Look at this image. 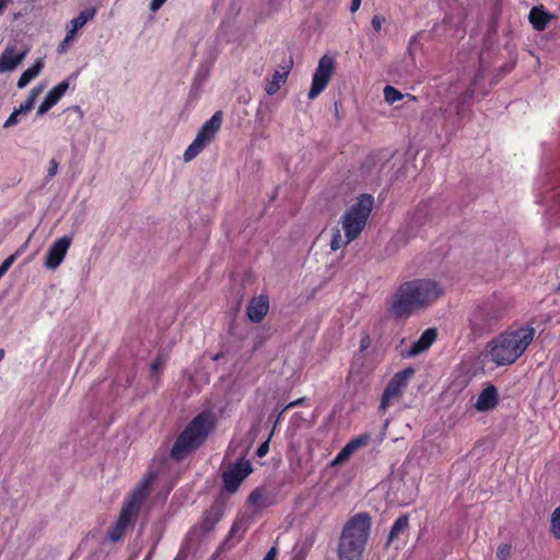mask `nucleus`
<instances>
[{"label": "nucleus", "mask_w": 560, "mask_h": 560, "mask_svg": "<svg viewBox=\"0 0 560 560\" xmlns=\"http://www.w3.org/2000/svg\"><path fill=\"white\" fill-rule=\"evenodd\" d=\"M442 294L441 285L432 279L406 281L394 292L388 313L397 319L408 318L432 305Z\"/></svg>", "instance_id": "obj_1"}, {"label": "nucleus", "mask_w": 560, "mask_h": 560, "mask_svg": "<svg viewBox=\"0 0 560 560\" xmlns=\"http://www.w3.org/2000/svg\"><path fill=\"white\" fill-rule=\"evenodd\" d=\"M534 337L535 329L532 326L510 328L488 343V355L497 365H510L526 351Z\"/></svg>", "instance_id": "obj_2"}, {"label": "nucleus", "mask_w": 560, "mask_h": 560, "mask_svg": "<svg viewBox=\"0 0 560 560\" xmlns=\"http://www.w3.org/2000/svg\"><path fill=\"white\" fill-rule=\"evenodd\" d=\"M509 303L498 295H491L476 303L467 316V326L474 338L493 332L506 316Z\"/></svg>", "instance_id": "obj_3"}, {"label": "nucleus", "mask_w": 560, "mask_h": 560, "mask_svg": "<svg viewBox=\"0 0 560 560\" xmlns=\"http://www.w3.org/2000/svg\"><path fill=\"white\" fill-rule=\"evenodd\" d=\"M370 529L371 517L369 514L359 513L351 517L343 526L339 538V560H362Z\"/></svg>", "instance_id": "obj_4"}, {"label": "nucleus", "mask_w": 560, "mask_h": 560, "mask_svg": "<svg viewBox=\"0 0 560 560\" xmlns=\"http://www.w3.org/2000/svg\"><path fill=\"white\" fill-rule=\"evenodd\" d=\"M155 477V472L148 471L125 499L118 520L108 532V537L112 541L121 539L128 526L137 517L144 500L150 493Z\"/></svg>", "instance_id": "obj_5"}, {"label": "nucleus", "mask_w": 560, "mask_h": 560, "mask_svg": "<svg viewBox=\"0 0 560 560\" xmlns=\"http://www.w3.org/2000/svg\"><path fill=\"white\" fill-rule=\"evenodd\" d=\"M214 427L213 415L203 411L196 416L176 439L171 456L176 460L184 459L189 453L197 450L207 439Z\"/></svg>", "instance_id": "obj_6"}, {"label": "nucleus", "mask_w": 560, "mask_h": 560, "mask_svg": "<svg viewBox=\"0 0 560 560\" xmlns=\"http://www.w3.org/2000/svg\"><path fill=\"white\" fill-rule=\"evenodd\" d=\"M372 207L373 197L364 194L342 215V228L348 242H352L360 235L366 224Z\"/></svg>", "instance_id": "obj_7"}, {"label": "nucleus", "mask_w": 560, "mask_h": 560, "mask_svg": "<svg viewBox=\"0 0 560 560\" xmlns=\"http://www.w3.org/2000/svg\"><path fill=\"white\" fill-rule=\"evenodd\" d=\"M223 120L222 112H215L212 117L207 120L198 131L192 143L184 152V161L194 160L207 145L214 139L220 130Z\"/></svg>", "instance_id": "obj_8"}, {"label": "nucleus", "mask_w": 560, "mask_h": 560, "mask_svg": "<svg viewBox=\"0 0 560 560\" xmlns=\"http://www.w3.org/2000/svg\"><path fill=\"white\" fill-rule=\"evenodd\" d=\"M415 374V370L411 366L404 369L394 374L388 384L386 385L384 393L381 398L380 411L384 412L387 410L395 401H398L404 394L408 385V381Z\"/></svg>", "instance_id": "obj_9"}, {"label": "nucleus", "mask_w": 560, "mask_h": 560, "mask_svg": "<svg viewBox=\"0 0 560 560\" xmlns=\"http://www.w3.org/2000/svg\"><path fill=\"white\" fill-rule=\"evenodd\" d=\"M335 71V60L329 56H323L313 74L312 86L308 92V98L314 100L327 86Z\"/></svg>", "instance_id": "obj_10"}, {"label": "nucleus", "mask_w": 560, "mask_h": 560, "mask_svg": "<svg viewBox=\"0 0 560 560\" xmlns=\"http://www.w3.org/2000/svg\"><path fill=\"white\" fill-rule=\"evenodd\" d=\"M252 470L250 462L244 458L231 465L222 475L225 490L230 493L236 492Z\"/></svg>", "instance_id": "obj_11"}, {"label": "nucleus", "mask_w": 560, "mask_h": 560, "mask_svg": "<svg viewBox=\"0 0 560 560\" xmlns=\"http://www.w3.org/2000/svg\"><path fill=\"white\" fill-rule=\"evenodd\" d=\"M71 243L72 237L69 235H63L62 237L57 238L47 250L44 266L48 270H56L63 261Z\"/></svg>", "instance_id": "obj_12"}, {"label": "nucleus", "mask_w": 560, "mask_h": 560, "mask_svg": "<svg viewBox=\"0 0 560 560\" xmlns=\"http://www.w3.org/2000/svg\"><path fill=\"white\" fill-rule=\"evenodd\" d=\"M269 311V298L260 294L250 299L247 305L246 314L252 323H260Z\"/></svg>", "instance_id": "obj_13"}, {"label": "nucleus", "mask_w": 560, "mask_h": 560, "mask_svg": "<svg viewBox=\"0 0 560 560\" xmlns=\"http://www.w3.org/2000/svg\"><path fill=\"white\" fill-rule=\"evenodd\" d=\"M27 49L16 54L14 48L7 47L0 56V72L14 70L26 57Z\"/></svg>", "instance_id": "obj_14"}, {"label": "nucleus", "mask_w": 560, "mask_h": 560, "mask_svg": "<svg viewBox=\"0 0 560 560\" xmlns=\"http://www.w3.org/2000/svg\"><path fill=\"white\" fill-rule=\"evenodd\" d=\"M499 401L498 390L494 385H489L478 395L475 408L478 411H488L497 407Z\"/></svg>", "instance_id": "obj_15"}, {"label": "nucleus", "mask_w": 560, "mask_h": 560, "mask_svg": "<svg viewBox=\"0 0 560 560\" xmlns=\"http://www.w3.org/2000/svg\"><path fill=\"white\" fill-rule=\"evenodd\" d=\"M436 336L438 331L435 328L424 330L420 338L408 350V357H415L427 351L436 339Z\"/></svg>", "instance_id": "obj_16"}, {"label": "nucleus", "mask_w": 560, "mask_h": 560, "mask_svg": "<svg viewBox=\"0 0 560 560\" xmlns=\"http://www.w3.org/2000/svg\"><path fill=\"white\" fill-rule=\"evenodd\" d=\"M96 13L94 8L85 9L80 12V14L71 20V28L68 31L65 42H70L77 31L82 28L89 21H91Z\"/></svg>", "instance_id": "obj_17"}, {"label": "nucleus", "mask_w": 560, "mask_h": 560, "mask_svg": "<svg viewBox=\"0 0 560 560\" xmlns=\"http://www.w3.org/2000/svg\"><path fill=\"white\" fill-rule=\"evenodd\" d=\"M528 19L536 31H544L552 15L547 13L542 7H534L529 12Z\"/></svg>", "instance_id": "obj_18"}, {"label": "nucleus", "mask_w": 560, "mask_h": 560, "mask_svg": "<svg viewBox=\"0 0 560 560\" xmlns=\"http://www.w3.org/2000/svg\"><path fill=\"white\" fill-rule=\"evenodd\" d=\"M44 68V61L43 59L36 60V62L27 68L20 77L18 81V88L23 89L25 88L34 78H36L42 69Z\"/></svg>", "instance_id": "obj_19"}, {"label": "nucleus", "mask_w": 560, "mask_h": 560, "mask_svg": "<svg viewBox=\"0 0 560 560\" xmlns=\"http://www.w3.org/2000/svg\"><path fill=\"white\" fill-rule=\"evenodd\" d=\"M289 75V70L283 69V71L276 70L272 74V79L266 84L265 91L268 95L276 94L281 84H283Z\"/></svg>", "instance_id": "obj_20"}, {"label": "nucleus", "mask_w": 560, "mask_h": 560, "mask_svg": "<svg viewBox=\"0 0 560 560\" xmlns=\"http://www.w3.org/2000/svg\"><path fill=\"white\" fill-rule=\"evenodd\" d=\"M409 526V516L407 514L400 515L393 524L389 535L388 544L399 538L401 534H405Z\"/></svg>", "instance_id": "obj_21"}, {"label": "nucleus", "mask_w": 560, "mask_h": 560, "mask_svg": "<svg viewBox=\"0 0 560 560\" xmlns=\"http://www.w3.org/2000/svg\"><path fill=\"white\" fill-rule=\"evenodd\" d=\"M220 521V512L215 506H211L208 511H206L202 522H201V530L210 532L213 529L215 524Z\"/></svg>", "instance_id": "obj_22"}, {"label": "nucleus", "mask_w": 560, "mask_h": 560, "mask_svg": "<svg viewBox=\"0 0 560 560\" xmlns=\"http://www.w3.org/2000/svg\"><path fill=\"white\" fill-rule=\"evenodd\" d=\"M69 89V82L67 80L61 81L55 88H52L46 95L55 105L65 95Z\"/></svg>", "instance_id": "obj_23"}, {"label": "nucleus", "mask_w": 560, "mask_h": 560, "mask_svg": "<svg viewBox=\"0 0 560 560\" xmlns=\"http://www.w3.org/2000/svg\"><path fill=\"white\" fill-rule=\"evenodd\" d=\"M40 90L39 89H33L27 97V100L25 102H23L22 104H20V106L16 109V112L21 115V114H27L34 106V103H35V100L37 97V95L39 94Z\"/></svg>", "instance_id": "obj_24"}, {"label": "nucleus", "mask_w": 560, "mask_h": 560, "mask_svg": "<svg viewBox=\"0 0 560 560\" xmlns=\"http://www.w3.org/2000/svg\"><path fill=\"white\" fill-rule=\"evenodd\" d=\"M354 453V451L352 450V447L347 443L341 450L340 452L337 454V456L334 458V460L331 462V466H337V465H341L343 463H346L350 457L351 455Z\"/></svg>", "instance_id": "obj_25"}, {"label": "nucleus", "mask_w": 560, "mask_h": 560, "mask_svg": "<svg viewBox=\"0 0 560 560\" xmlns=\"http://www.w3.org/2000/svg\"><path fill=\"white\" fill-rule=\"evenodd\" d=\"M247 501H248V503L250 505H255V506L266 505V502H265V490L261 489V488H256L255 490H253L250 492V494L248 495Z\"/></svg>", "instance_id": "obj_26"}, {"label": "nucleus", "mask_w": 560, "mask_h": 560, "mask_svg": "<svg viewBox=\"0 0 560 560\" xmlns=\"http://www.w3.org/2000/svg\"><path fill=\"white\" fill-rule=\"evenodd\" d=\"M404 97L400 91L395 89L394 86L386 85L384 88V98L388 104H394L397 101H400Z\"/></svg>", "instance_id": "obj_27"}, {"label": "nucleus", "mask_w": 560, "mask_h": 560, "mask_svg": "<svg viewBox=\"0 0 560 560\" xmlns=\"http://www.w3.org/2000/svg\"><path fill=\"white\" fill-rule=\"evenodd\" d=\"M349 243L350 242H348V238L346 236L345 238H342L340 231L336 229L330 241V248L332 250H338L348 245Z\"/></svg>", "instance_id": "obj_28"}, {"label": "nucleus", "mask_w": 560, "mask_h": 560, "mask_svg": "<svg viewBox=\"0 0 560 560\" xmlns=\"http://www.w3.org/2000/svg\"><path fill=\"white\" fill-rule=\"evenodd\" d=\"M551 534L559 539L560 538V505L551 514Z\"/></svg>", "instance_id": "obj_29"}, {"label": "nucleus", "mask_w": 560, "mask_h": 560, "mask_svg": "<svg viewBox=\"0 0 560 560\" xmlns=\"http://www.w3.org/2000/svg\"><path fill=\"white\" fill-rule=\"evenodd\" d=\"M370 441V435H359L348 442V444L352 447V450L355 452L357 450L365 446Z\"/></svg>", "instance_id": "obj_30"}, {"label": "nucleus", "mask_w": 560, "mask_h": 560, "mask_svg": "<svg viewBox=\"0 0 560 560\" xmlns=\"http://www.w3.org/2000/svg\"><path fill=\"white\" fill-rule=\"evenodd\" d=\"M512 553V546L510 544H501L497 550L498 560H506Z\"/></svg>", "instance_id": "obj_31"}, {"label": "nucleus", "mask_w": 560, "mask_h": 560, "mask_svg": "<svg viewBox=\"0 0 560 560\" xmlns=\"http://www.w3.org/2000/svg\"><path fill=\"white\" fill-rule=\"evenodd\" d=\"M55 104L46 96L37 109V115L42 116L48 112Z\"/></svg>", "instance_id": "obj_32"}, {"label": "nucleus", "mask_w": 560, "mask_h": 560, "mask_svg": "<svg viewBox=\"0 0 560 560\" xmlns=\"http://www.w3.org/2000/svg\"><path fill=\"white\" fill-rule=\"evenodd\" d=\"M16 256H18V253L16 254H12L10 255L8 258H5L3 260V262L0 265V269L5 273L10 267L12 266V264L15 261L16 259Z\"/></svg>", "instance_id": "obj_33"}, {"label": "nucleus", "mask_w": 560, "mask_h": 560, "mask_svg": "<svg viewBox=\"0 0 560 560\" xmlns=\"http://www.w3.org/2000/svg\"><path fill=\"white\" fill-rule=\"evenodd\" d=\"M19 115L20 114L16 112V109H14L13 113L5 120L3 128H9V127L16 125L19 122V119H18Z\"/></svg>", "instance_id": "obj_34"}, {"label": "nucleus", "mask_w": 560, "mask_h": 560, "mask_svg": "<svg viewBox=\"0 0 560 560\" xmlns=\"http://www.w3.org/2000/svg\"><path fill=\"white\" fill-rule=\"evenodd\" d=\"M384 22L385 18L381 15H374L371 21L372 27L374 28V31L380 32Z\"/></svg>", "instance_id": "obj_35"}, {"label": "nucleus", "mask_w": 560, "mask_h": 560, "mask_svg": "<svg viewBox=\"0 0 560 560\" xmlns=\"http://www.w3.org/2000/svg\"><path fill=\"white\" fill-rule=\"evenodd\" d=\"M416 217V223H419L422 218L427 217V206L425 205H419L415 212Z\"/></svg>", "instance_id": "obj_36"}, {"label": "nucleus", "mask_w": 560, "mask_h": 560, "mask_svg": "<svg viewBox=\"0 0 560 560\" xmlns=\"http://www.w3.org/2000/svg\"><path fill=\"white\" fill-rule=\"evenodd\" d=\"M269 452V439L265 441L256 451L258 457H264Z\"/></svg>", "instance_id": "obj_37"}, {"label": "nucleus", "mask_w": 560, "mask_h": 560, "mask_svg": "<svg viewBox=\"0 0 560 560\" xmlns=\"http://www.w3.org/2000/svg\"><path fill=\"white\" fill-rule=\"evenodd\" d=\"M302 401H303V398H300V399H296V400H294V401H291L289 405H287V406L283 408V410L278 415V417H277V421L281 418V416H282V413H283L284 411H287V410H288V409H290V408H293V407H296V406L301 405V404H302Z\"/></svg>", "instance_id": "obj_38"}, {"label": "nucleus", "mask_w": 560, "mask_h": 560, "mask_svg": "<svg viewBox=\"0 0 560 560\" xmlns=\"http://www.w3.org/2000/svg\"><path fill=\"white\" fill-rule=\"evenodd\" d=\"M163 363L160 359H156L154 362H152V364L150 365V371L152 374H155L160 371V369L162 368Z\"/></svg>", "instance_id": "obj_39"}, {"label": "nucleus", "mask_w": 560, "mask_h": 560, "mask_svg": "<svg viewBox=\"0 0 560 560\" xmlns=\"http://www.w3.org/2000/svg\"><path fill=\"white\" fill-rule=\"evenodd\" d=\"M277 553H278L277 547H271L262 560H276Z\"/></svg>", "instance_id": "obj_40"}, {"label": "nucleus", "mask_w": 560, "mask_h": 560, "mask_svg": "<svg viewBox=\"0 0 560 560\" xmlns=\"http://www.w3.org/2000/svg\"><path fill=\"white\" fill-rule=\"evenodd\" d=\"M165 1L166 0H151V3H150L151 11H153V12L158 11L165 3Z\"/></svg>", "instance_id": "obj_41"}, {"label": "nucleus", "mask_w": 560, "mask_h": 560, "mask_svg": "<svg viewBox=\"0 0 560 560\" xmlns=\"http://www.w3.org/2000/svg\"><path fill=\"white\" fill-rule=\"evenodd\" d=\"M58 170V162L56 160L50 161V166L48 168V176L52 177L56 175Z\"/></svg>", "instance_id": "obj_42"}, {"label": "nucleus", "mask_w": 560, "mask_h": 560, "mask_svg": "<svg viewBox=\"0 0 560 560\" xmlns=\"http://www.w3.org/2000/svg\"><path fill=\"white\" fill-rule=\"evenodd\" d=\"M360 5H361V0H352L351 5H350V11L352 13H354L355 11L359 10Z\"/></svg>", "instance_id": "obj_43"}, {"label": "nucleus", "mask_w": 560, "mask_h": 560, "mask_svg": "<svg viewBox=\"0 0 560 560\" xmlns=\"http://www.w3.org/2000/svg\"><path fill=\"white\" fill-rule=\"evenodd\" d=\"M68 43H69V42H65V39H63V40H62V43H61V44H60V46H59V51H65L66 46H67V44H68Z\"/></svg>", "instance_id": "obj_44"}, {"label": "nucleus", "mask_w": 560, "mask_h": 560, "mask_svg": "<svg viewBox=\"0 0 560 560\" xmlns=\"http://www.w3.org/2000/svg\"><path fill=\"white\" fill-rule=\"evenodd\" d=\"M368 339H369L368 337H366L365 339H362V341H361V348H365V347H366V345H368Z\"/></svg>", "instance_id": "obj_45"}, {"label": "nucleus", "mask_w": 560, "mask_h": 560, "mask_svg": "<svg viewBox=\"0 0 560 560\" xmlns=\"http://www.w3.org/2000/svg\"><path fill=\"white\" fill-rule=\"evenodd\" d=\"M5 7V1L4 0H0V11Z\"/></svg>", "instance_id": "obj_46"}, {"label": "nucleus", "mask_w": 560, "mask_h": 560, "mask_svg": "<svg viewBox=\"0 0 560 560\" xmlns=\"http://www.w3.org/2000/svg\"><path fill=\"white\" fill-rule=\"evenodd\" d=\"M472 95H474V91H472V90H468V91H467V96H468V97H472Z\"/></svg>", "instance_id": "obj_47"}, {"label": "nucleus", "mask_w": 560, "mask_h": 560, "mask_svg": "<svg viewBox=\"0 0 560 560\" xmlns=\"http://www.w3.org/2000/svg\"><path fill=\"white\" fill-rule=\"evenodd\" d=\"M3 357H4V350L0 349V361L3 359Z\"/></svg>", "instance_id": "obj_48"}, {"label": "nucleus", "mask_w": 560, "mask_h": 560, "mask_svg": "<svg viewBox=\"0 0 560 560\" xmlns=\"http://www.w3.org/2000/svg\"><path fill=\"white\" fill-rule=\"evenodd\" d=\"M5 273L0 269V279L4 276Z\"/></svg>", "instance_id": "obj_49"}, {"label": "nucleus", "mask_w": 560, "mask_h": 560, "mask_svg": "<svg viewBox=\"0 0 560 560\" xmlns=\"http://www.w3.org/2000/svg\"><path fill=\"white\" fill-rule=\"evenodd\" d=\"M5 273L0 269V279L4 276Z\"/></svg>", "instance_id": "obj_50"}, {"label": "nucleus", "mask_w": 560, "mask_h": 560, "mask_svg": "<svg viewBox=\"0 0 560 560\" xmlns=\"http://www.w3.org/2000/svg\"><path fill=\"white\" fill-rule=\"evenodd\" d=\"M5 273L0 269V279L4 276Z\"/></svg>", "instance_id": "obj_51"}, {"label": "nucleus", "mask_w": 560, "mask_h": 560, "mask_svg": "<svg viewBox=\"0 0 560 560\" xmlns=\"http://www.w3.org/2000/svg\"><path fill=\"white\" fill-rule=\"evenodd\" d=\"M5 273L0 269V279L4 276Z\"/></svg>", "instance_id": "obj_52"}, {"label": "nucleus", "mask_w": 560, "mask_h": 560, "mask_svg": "<svg viewBox=\"0 0 560 560\" xmlns=\"http://www.w3.org/2000/svg\"><path fill=\"white\" fill-rule=\"evenodd\" d=\"M5 273L0 269V279L4 276Z\"/></svg>", "instance_id": "obj_53"}, {"label": "nucleus", "mask_w": 560, "mask_h": 560, "mask_svg": "<svg viewBox=\"0 0 560 560\" xmlns=\"http://www.w3.org/2000/svg\"><path fill=\"white\" fill-rule=\"evenodd\" d=\"M559 290H560V283H559Z\"/></svg>", "instance_id": "obj_54"}]
</instances>
